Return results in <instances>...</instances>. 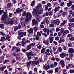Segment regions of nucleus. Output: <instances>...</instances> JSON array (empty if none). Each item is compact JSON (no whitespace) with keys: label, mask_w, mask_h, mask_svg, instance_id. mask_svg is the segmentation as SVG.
<instances>
[{"label":"nucleus","mask_w":74,"mask_h":74,"mask_svg":"<svg viewBox=\"0 0 74 74\" xmlns=\"http://www.w3.org/2000/svg\"><path fill=\"white\" fill-rule=\"evenodd\" d=\"M12 6V4L11 3H8L7 5V7L8 8H10Z\"/></svg>","instance_id":"24"},{"label":"nucleus","mask_w":74,"mask_h":74,"mask_svg":"<svg viewBox=\"0 0 74 74\" xmlns=\"http://www.w3.org/2000/svg\"><path fill=\"white\" fill-rule=\"evenodd\" d=\"M71 18H72L71 16V15H69L68 16L67 19H69H69L70 20Z\"/></svg>","instance_id":"56"},{"label":"nucleus","mask_w":74,"mask_h":74,"mask_svg":"<svg viewBox=\"0 0 74 74\" xmlns=\"http://www.w3.org/2000/svg\"><path fill=\"white\" fill-rule=\"evenodd\" d=\"M70 40L71 41H74V37H73V36L71 37L70 38Z\"/></svg>","instance_id":"54"},{"label":"nucleus","mask_w":74,"mask_h":74,"mask_svg":"<svg viewBox=\"0 0 74 74\" xmlns=\"http://www.w3.org/2000/svg\"><path fill=\"white\" fill-rule=\"evenodd\" d=\"M35 64L36 65L39 64L40 63V61H39V60L35 61Z\"/></svg>","instance_id":"48"},{"label":"nucleus","mask_w":74,"mask_h":74,"mask_svg":"<svg viewBox=\"0 0 74 74\" xmlns=\"http://www.w3.org/2000/svg\"><path fill=\"white\" fill-rule=\"evenodd\" d=\"M74 72V70L73 69H71L70 70V73H71V74H72V73H73Z\"/></svg>","instance_id":"64"},{"label":"nucleus","mask_w":74,"mask_h":74,"mask_svg":"<svg viewBox=\"0 0 74 74\" xmlns=\"http://www.w3.org/2000/svg\"><path fill=\"white\" fill-rule=\"evenodd\" d=\"M32 18V15L30 13L28 12L26 15V18L25 19V21L21 22L20 23L21 25H22V27L23 29H25L26 26V22H29L31 21Z\"/></svg>","instance_id":"1"},{"label":"nucleus","mask_w":74,"mask_h":74,"mask_svg":"<svg viewBox=\"0 0 74 74\" xmlns=\"http://www.w3.org/2000/svg\"><path fill=\"white\" fill-rule=\"evenodd\" d=\"M47 73H49V74H52L53 73V70H49V71H47Z\"/></svg>","instance_id":"34"},{"label":"nucleus","mask_w":74,"mask_h":74,"mask_svg":"<svg viewBox=\"0 0 74 74\" xmlns=\"http://www.w3.org/2000/svg\"><path fill=\"white\" fill-rule=\"evenodd\" d=\"M59 68L56 67L55 69V73H58L59 71Z\"/></svg>","instance_id":"32"},{"label":"nucleus","mask_w":74,"mask_h":74,"mask_svg":"<svg viewBox=\"0 0 74 74\" xmlns=\"http://www.w3.org/2000/svg\"><path fill=\"white\" fill-rule=\"evenodd\" d=\"M43 30L44 31L45 33H46L48 31V29L45 28L43 29Z\"/></svg>","instance_id":"46"},{"label":"nucleus","mask_w":74,"mask_h":74,"mask_svg":"<svg viewBox=\"0 0 74 74\" xmlns=\"http://www.w3.org/2000/svg\"><path fill=\"white\" fill-rule=\"evenodd\" d=\"M6 40H8V41H10V36L9 34H7L6 35Z\"/></svg>","instance_id":"20"},{"label":"nucleus","mask_w":74,"mask_h":74,"mask_svg":"<svg viewBox=\"0 0 74 74\" xmlns=\"http://www.w3.org/2000/svg\"><path fill=\"white\" fill-rule=\"evenodd\" d=\"M68 66L70 69H73L74 68V66L71 64H68Z\"/></svg>","instance_id":"25"},{"label":"nucleus","mask_w":74,"mask_h":74,"mask_svg":"<svg viewBox=\"0 0 74 74\" xmlns=\"http://www.w3.org/2000/svg\"><path fill=\"white\" fill-rule=\"evenodd\" d=\"M68 52L70 53H74V49L71 48H69V49Z\"/></svg>","instance_id":"10"},{"label":"nucleus","mask_w":74,"mask_h":74,"mask_svg":"<svg viewBox=\"0 0 74 74\" xmlns=\"http://www.w3.org/2000/svg\"><path fill=\"white\" fill-rule=\"evenodd\" d=\"M73 1H69V2L67 3V7H70L73 4Z\"/></svg>","instance_id":"12"},{"label":"nucleus","mask_w":74,"mask_h":74,"mask_svg":"<svg viewBox=\"0 0 74 74\" xmlns=\"http://www.w3.org/2000/svg\"><path fill=\"white\" fill-rule=\"evenodd\" d=\"M73 24V23H69L68 25H69V27L68 29L69 30L70 32H73V30L71 29V25Z\"/></svg>","instance_id":"15"},{"label":"nucleus","mask_w":74,"mask_h":74,"mask_svg":"<svg viewBox=\"0 0 74 74\" xmlns=\"http://www.w3.org/2000/svg\"><path fill=\"white\" fill-rule=\"evenodd\" d=\"M26 55L30 56H34V54L32 52V51H30L29 52H27L26 53Z\"/></svg>","instance_id":"9"},{"label":"nucleus","mask_w":74,"mask_h":74,"mask_svg":"<svg viewBox=\"0 0 74 74\" xmlns=\"http://www.w3.org/2000/svg\"><path fill=\"white\" fill-rule=\"evenodd\" d=\"M27 32L29 34V37H31L32 34H33V28H30L29 29L27 30Z\"/></svg>","instance_id":"5"},{"label":"nucleus","mask_w":74,"mask_h":74,"mask_svg":"<svg viewBox=\"0 0 74 74\" xmlns=\"http://www.w3.org/2000/svg\"><path fill=\"white\" fill-rule=\"evenodd\" d=\"M7 10H5L4 14L2 16L1 18V22H4L7 18Z\"/></svg>","instance_id":"4"},{"label":"nucleus","mask_w":74,"mask_h":74,"mask_svg":"<svg viewBox=\"0 0 74 74\" xmlns=\"http://www.w3.org/2000/svg\"><path fill=\"white\" fill-rule=\"evenodd\" d=\"M72 36H73V35H72L71 34H68L67 35V37H72Z\"/></svg>","instance_id":"59"},{"label":"nucleus","mask_w":74,"mask_h":74,"mask_svg":"<svg viewBox=\"0 0 74 74\" xmlns=\"http://www.w3.org/2000/svg\"><path fill=\"white\" fill-rule=\"evenodd\" d=\"M23 11V9H21L20 8H17L16 10V12H17V14H18V13H21Z\"/></svg>","instance_id":"8"},{"label":"nucleus","mask_w":74,"mask_h":74,"mask_svg":"<svg viewBox=\"0 0 74 74\" xmlns=\"http://www.w3.org/2000/svg\"><path fill=\"white\" fill-rule=\"evenodd\" d=\"M58 62H54L53 64V65L54 66V67H56L58 66Z\"/></svg>","instance_id":"39"},{"label":"nucleus","mask_w":74,"mask_h":74,"mask_svg":"<svg viewBox=\"0 0 74 74\" xmlns=\"http://www.w3.org/2000/svg\"><path fill=\"white\" fill-rule=\"evenodd\" d=\"M49 38L50 41V43H52V42H53V37H51L50 36H49Z\"/></svg>","instance_id":"19"},{"label":"nucleus","mask_w":74,"mask_h":74,"mask_svg":"<svg viewBox=\"0 0 74 74\" xmlns=\"http://www.w3.org/2000/svg\"><path fill=\"white\" fill-rule=\"evenodd\" d=\"M21 44L22 43L20 42H18L17 46L18 47H20V46H21Z\"/></svg>","instance_id":"38"},{"label":"nucleus","mask_w":74,"mask_h":74,"mask_svg":"<svg viewBox=\"0 0 74 74\" xmlns=\"http://www.w3.org/2000/svg\"><path fill=\"white\" fill-rule=\"evenodd\" d=\"M43 43L45 44V45H48L49 43V40H44Z\"/></svg>","instance_id":"22"},{"label":"nucleus","mask_w":74,"mask_h":74,"mask_svg":"<svg viewBox=\"0 0 74 74\" xmlns=\"http://www.w3.org/2000/svg\"><path fill=\"white\" fill-rule=\"evenodd\" d=\"M20 51H21L20 49H17V48H16V49L15 50L16 52H19Z\"/></svg>","instance_id":"41"},{"label":"nucleus","mask_w":74,"mask_h":74,"mask_svg":"<svg viewBox=\"0 0 74 74\" xmlns=\"http://www.w3.org/2000/svg\"><path fill=\"white\" fill-rule=\"evenodd\" d=\"M55 23L57 25H59L60 23V21L59 20V19L56 20H55Z\"/></svg>","instance_id":"17"},{"label":"nucleus","mask_w":74,"mask_h":74,"mask_svg":"<svg viewBox=\"0 0 74 74\" xmlns=\"http://www.w3.org/2000/svg\"><path fill=\"white\" fill-rule=\"evenodd\" d=\"M38 30V28L36 27H34V30L35 32H37Z\"/></svg>","instance_id":"36"},{"label":"nucleus","mask_w":74,"mask_h":74,"mask_svg":"<svg viewBox=\"0 0 74 74\" xmlns=\"http://www.w3.org/2000/svg\"><path fill=\"white\" fill-rule=\"evenodd\" d=\"M53 14V12L52 11H50L49 12V15L50 16H52Z\"/></svg>","instance_id":"47"},{"label":"nucleus","mask_w":74,"mask_h":74,"mask_svg":"<svg viewBox=\"0 0 74 74\" xmlns=\"http://www.w3.org/2000/svg\"><path fill=\"white\" fill-rule=\"evenodd\" d=\"M64 34H63L64 36H65L66 34H69V33H70V32L69 31L67 30H66L64 31L63 32Z\"/></svg>","instance_id":"23"},{"label":"nucleus","mask_w":74,"mask_h":74,"mask_svg":"<svg viewBox=\"0 0 74 74\" xmlns=\"http://www.w3.org/2000/svg\"><path fill=\"white\" fill-rule=\"evenodd\" d=\"M27 56L28 60H30L31 58H32V57H31V56H28V55H27Z\"/></svg>","instance_id":"60"},{"label":"nucleus","mask_w":74,"mask_h":74,"mask_svg":"<svg viewBox=\"0 0 74 74\" xmlns=\"http://www.w3.org/2000/svg\"><path fill=\"white\" fill-rule=\"evenodd\" d=\"M68 46L69 47H73V45L70 43H68Z\"/></svg>","instance_id":"49"},{"label":"nucleus","mask_w":74,"mask_h":74,"mask_svg":"<svg viewBox=\"0 0 74 74\" xmlns=\"http://www.w3.org/2000/svg\"><path fill=\"white\" fill-rule=\"evenodd\" d=\"M40 28L42 29L43 28H44V24H41L40 25Z\"/></svg>","instance_id":"55"},{"label":"nucleus","mask_w":74,"mask_h":74,"mask_svg":"<svg viewBox=\"0 0 74 74\" xmlns=\"http://www.w3.org/2000/svg\"><path fill=\"white\" fill-rule=\"evenodd\" d=\"M42 7L41 5V4H39L38 5V7L32 12V14L34 16H38L39 14H41V13L42 12Z\"/></svg>","instance_id":"2"},{"label":"nucleus","mask_w":74,"mask_h":74,"mask_svg":"<svg viewBox=\"0 0 74 74\" xmlns=\"http://www.w3.org/2000/svg\"><path fill=\"white\" fill-rule=\"evenodd\" d=\"M53 51L55 52L56 51V48L55 47H53Z\"/></svg>","instance_id":"63"},{"label":"nucleus","mask_w":74,"mask_h":74,"mask_svg":"<svg viewBox=\"0 0 74 74\" xmlns=\"http://www.w3.org/2000/svg\"><path fill=\"white\" fill-rule=\"evenodd\" d=\"M16 49V47L15 46H14L12 48V50L13 52L14 51V50L15 51V50Z\"/></svg>","instance_id":"50"},{"label":"nucleus","mask_w":74,"mask_h":74,"mask_svg":"<svg viewBox=\"0 0 74 74\" xmlns=\"http://www.w3.org/2000/svg\"><path fill=\"white\" fill-rule=\"evenodd\" d=\"M69 56V53H67V54H66V53H62L60 54V56L61 58H66V56L67 57Z\"/></svg>","instance_id":"6"},{"label":"nucleus","mask_w":74,"mask_h":74,"mask_svg":"<svg viewBox=\"0 0 74 74\" xmlns=\"http://www.w3.org/2000/svg\"><path fill=\"white\" fill-rule=\"evenodd\" d=\"M51 5V4L50 3H48L47 4L46 6L47 7H50Z\"/></svg>","instance_id":"42"},{"label":"nucleus","mask_w":74,"mask_h":74,"mask_svg":"<svg viewBox=\"0 0 74 74\" xmlns=\"http://www.w3.org/2000/svg\"><path fill=\"white\" fill-rule=\"evenodd\" d=\"M32 63V61H30L29 62H28L27 64V66L29 68L30 67V65Z\"/></svg>","instance_id":"26"},{"label":"nucleus","mask_w":74,"mask_h":74,"mask_svg":"<svg viewBox=\"0 0 74 74\" xmlns=\"http://www.w3.org/2000/svg\"><path fill=\"white\" fill-rule=\"evenodd\" d=\"M55 59L56 61L57 62H59V61H60V59L56 58V57H55Z\"/></svg>","instance_id":"62"},{"label":"nucleus","mask_w":74,"mask_h":74,"mask_svg":"<svg viewBox=\"0 0 74 74\" xmlns=\"http://www.w3.org/2000/svg\"><path fill=\"white\" fill-rule=\"evenodd\" d=\"M37 35H36L40 37L41 36V34L40 32H38L37 33Z\"/></svg>","instance_id":"33"},{"label":"nucleus","mask_w":74,"mask_h":74,"mask_svg":"<svg viewBox=\"0 0 74 74\" xmlns=\"http://www.w3.org/2000/svg\"><path fill=\"white\" fill-rule=\"evenodd\" d=\"M69 22H74V18H73L69 20Z\"/></svg>","instance_id":"40"},{"label":"nucleus","mask_w":74,"mask_h":74,"mask_svg":"<svg viewBox=\"0 0 74 74\" xmlns=\"http://www.w3.org/2000/svg\"><path fill=\"white\" fill-rule=\"evenodd\" d=\"M60 63L62 67H64L65 65L64 64V62L63 60H62L60 61Z\"/></svg>","instance_id":"14"},{"label":"nucleus","mask_w":74,"mask_h":74,"mask_svg":"<svg viewBox=\"0 0 74 74\" xmlns=\"http://www.w3.org/2000/svg\"><path fill=\"white\" fill-rule=\"evenodd\" d=\"M71 9L72 10L74 11V4L72 5L71 6Z\"/></svg>","instance_id":"61"},{"label":"nucleus","mask_w":74,"mask_h":74,"mask_svg":"<svg viewBox=\"0 0 74 74\" xmlns=\"http://www.w3.org/2000/svg\"><path fill=\"white\" fill-rule=\"evenodd\" d=\"M0 34L3 36H5V33L3 32H0Z\"/></svg>","instance_id":"31"},{"label":"nucleus","mask_w":74,"mask_h":74,"mask_svg":"<svg viewBox=\"0 0 74 74\" xmlns=\"http://www.w3.org/2000/svg\"><path fill=\"white\" fill-rule=\"evenodd\" d=\"M36 64V62L35 61H32V66H34Z\"/></svg>","instance_id":"53"},{"label":"nucleus","mask_w":74,"mask_h":74,"mask_svg":"<svg viewBox=\"0 0 74 74\" xmlns=\"http://www.w3.org/2000/svg\"><path fill=\"white\" fill-rule=\"evenodd\" d=\"M62 46L63 47V48L64 50L65 51H66V50H67V47H66L64 46L63 45H62Z\"/></svg>","instance_id":"44"},{"label":"nucleus","mask_w":74,"mask_h":74,"mask_svg":"<svg viewBox=\"0 0 74 74\" xmlns=\"http://www.w3.org/2000/svg\"><path fill=\"white\" fill-rule=\"evenodd\" d=\"M58 51L59 52H62V48L60 47H58Z\"/></svg>","instance_id":"37"},{"label":"nucleus","mask_w":74,"mask_h":74,"mask_svg":"<svg viewBox=\"0 0 74 74\" xmlns=\"http://www.w3.org/2000/svg\"><path fill=\"white\" fill-rule=\"evenodd\" d=\"M46 48H43L42 49H41V53H43L45 52Z\"/></svg>","instance_id":"27"},{"label":"nucleus","mask_w":74,"mask_h":74,"mask_svg":"<svg viewBox=\"0 0 74 74\" xmlns=\"http://www.w3.org/2000/svg\"><path fill=\"white\" fill-rule=\"evenodd\" d=\"M42 35H43V36H45V37H48V35H47V34L45 33H42Z\"/></svg>","instance_id":"57"},{"label":"nucleus","mask_w":74,"mask_h":74,"mask_svg":"<svg viewBox=\"0 0 74 74\" xmlns=\"http://www.w3.org/2000/svg\"><path fill=\"white\" fill-rule=\"evenodd\" d=\"M18 33L20 36H18V39L20 40H21V37H24V36H26V32H23L21 31H19L18 32Z\"/></svg>","instance_id":"3"},{"label":"nucleus","mask_w":74,"mask_h":74,"mask_svg":"<svg viewBox=\"0 0 74 74\" xmlns=\"http://www.w3.org/2000/svg\"><path fill=\"white\" fill-rule=\"evenodd\" d=\"M60 6H58L57 7L55 8L54 9L55 12H58V11L60 10Z\"/></svg>","instance_id":"21"},{"label":"nucleus","mask_w":74,"mask_h":74,"mask_svg":"<svg viewBox=\"0 0 74 74\" xmlns=\"http://www.w3.org/2000/svg\"><path fill=\"white\" fill-rule=\"evenodd\" d=\"M35 3H36V1L34 0L32 1L31 3V6H33L35 4Z\"/></svg>","instance_id":"30"},{"label":"nucleus","mask_w":74,"mask_h":74,"mask_svg":"<svg viewBox=\"0 0 74 74\" xmlns=\"http://www.w3.org/2000/svg\"><path fill=\"white\" fill-rule=\"evenodd\" d=\"M64 42V39L61 38L59 40V44H60V43H61V42Z\"/></svg>","instance_id":"29"},{"label":"nucleus","mask_w":74,"mask_h":74,"mask_svg":"<svg viewBox=\"0 0 74 74\" xmlns=\"http://www.w3.org/2000/svg\"><path fill=\"white\" fill-rule=\"evenodd\" d=\"M18 70L19 73L20 72H22V69L21 68H18Z\"/></svg>","instance_id":"45"},{"label":"nucleus","mask_w":74,"mask_h":74,"mask_svg":"<svg viewBox=\"0 0 74 74\" xmlns=\"http://www.w3.org/2000/svg\"><path fill=\"white\" fill-rule=\"evenodd\" d=\"M6 40V39L5 38V37L3 36L1 38L0 41H1V42H4Z\"/></svg>","instance_id":"18"},{"label":"nucleus","mask_w":74,"mask_h":74,"mask_svg":"<svg viewBox=\"0 0 74 74\" xmlns=\"http://www.w3.org/2000/svg\"><path fill=\"white\" fill-rule=\"evenodd\" d=\"M50 69V66L49 65L45 66L44 67V70H47L48 69Z\"/></svg>","instance_id":"16"},{"label":"nucleus","mask_w":74,"mask_h":74,"mask_svg":"<svg viewBox=\"0 0 74 74\" xmlns=\"http://www.w3.org/2000/svg\"><path fill=\"white\" fill-rule=\"evenodd\" d=\"M30 46L31 47H33L34 45H35V43H32L30 44Z\"/></svg>","instance_id":"51"},{"label":"nucleus","mask_w":74,"mask_h":74,"mask_svg":"<svg viewBox=\"0 0 74 74\" xmlns=\"http://www.w3.org/2000/svg\"><path fill=\"white\" fill-rule=\"evenodd\" d=\"M0 28L2 29L4 28V26L3 25L1 24H0Z\"/></svg>","instance_id":"35"},{"label":"nucleus","mask_w":74,"mask_h":74,"mask_svg":"<svg viewBox=\"0 0 74 74\" xmlns=\"http://www.w3.org/2000/svg\"><path fill=\"white\" fill-rule=\"evenodd\" d=\"M67 21L66 20H63L62 21V22L61 23V26H63L67 23Z\"/></svg>","instance_id":"13"},{"label":"nucleus","mask_w":74,"mask_h":74,"mask_svg":"<svg viewBox=\"0 0 74 74\" xmlns=\"http://www.w3.org/2000/svg\"><path fill=\"white\" fill-rule=\"evenodd\" d=\"M26 14V11H24L23 14L22 15V16H25Z\"/></svg>","instance_id":"58"},{"label":"nucleus","mask_w":74,"mask_h":74,"mask_svg":"<svg viewBox=\"0 0 74 74\" xmlns=\"http://www.w3.org/2000/svg\"><path fill=\"white\" fill-rule=\"evenodd\" d=\"M32 48V47H31V46L29 45H28L27 47V48L26 49L27 51H29V50H30V49Z\"/></svg>","instance_id":"28"},{"label":"nucleus","mask_w":74,"mask_h":74,"mask_svg":"<svg viewBox=\"0 0 74 74\" xmlns=\"http://www.w3.org/2000/svg\"><path fill=\"white\" fill-rule=\"evenodd\" d=\"M69 57L71 59H72L73 58V54H71L69 55Z\"/></svg>","instance_id":"43"},{"label":"nucleus","mask_w":74,"mask_h":74,"mask_svg":"<svg viewBox=\"0 0 74 74\" xmlns=\"http://www.w3.org/2000/svg\"><path fill=\"white\" fill-rule=\"evenodd\" d=\"M18 26H16L15 27H14V31H16L18 30Z\"/></svg>","instance_id":"52"},{"label":"nucleus","mask_w":74,"mask_h":74,"mask_svg":"<svg viewBox=\"0 0 74 74\" xmlns=\"http://www.w3.org/2000/svg\"><path fill=\"white\" fill-rule=\"evenodd\" d=\"M5 22L6 24H10L11 25H12L14 21L13 20H11L10 21L9 20L6 21Z\"/></svg>","instance_id":"7"},{"label":"nucleus","mask_w":74,"mask_h":74,"mask_svg":"<svg viewBox=\"0 0 74 74\" xmlns=\"http://www.w3.org/2000/svg\"><path fill=\"white\" fill-rule=\"evenodd\" d=\"M32 23L33 25H36V26H37L38 24V23L36 21V20H35V19H34L32 20Z\"/></svg>","instance_id":"11"}]
</instances>
